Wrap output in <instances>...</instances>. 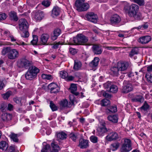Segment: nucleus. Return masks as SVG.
<instances>
[{
  "mask_svg": "<svg viewBox=\"0 0 152 152\" xmlns=\"http://www.w3.org/2000/svg\"><path fill=\"white\" fill-rule=\"evenodd\" d=\"M11 50V48L10 47H4L2 50L1 53L4 56L7 53H9Z\"/></svg>",
  "mask_w": 152,
  "mask_h": 152,
  "instance_id": "c9c22d12",
  "label": "nucleus"
},
{
  "mask_svg": "<svg viewBox=\"0 0 152 152\" xmlns=\"http://www.w3.org/2000/svg\"><path fill=\"white\" fill-rule=\"evenodd\" d=\"M138 49L136 47L132 48L129 53V56L132 58L135 55L137 54L138 53Z\"/></svg>",
  "mask_w": 152,
  "mask_h": 152,
  "instance_id": "72a5a7b5",
  "label": "nucleus"
},
{
  "mask_svg": "<svg viewBox=\"0 0 152 152\" xmlns=\"http://www.w3.org/2000/svg\"><path fill=\"white\" fill-rule=\"evenodd\" d=\"M62 44L61 42L60 41L59 42L55 44L53 46L52 48L55 49H57L58 48L59 45Z\"/></svg>",
  "mask_w": 152,
  "mask_h": 152,
  "instance_id": "4d7b16f0",
  "label": "nucleus"
},
{
  "mask_svg": "<svg viewBox=\"0 0 152 152\" xmlns=\"http://www.w3.org/2000/svg\"><path fill=\"white\" fill-rule=\"evenodd\" d=\"M121 18L118 15L115 14L113 15L110 19V24L115 26L118 24L121 21Z\"/></svg>",
  "mask_w": 152,
  "mask_h": 152,
  "instance_id": "1a4fd4ad",
  "label": "nucleus"
},
{
  "mask_svg": "<svg viewBox=\"0 0 152 152\" xmlns=\"http://www.w3.org/2000/svg\"><path fill=\"white\" fill-rule=\"evenodd\" d=\"M85 16L86 20L89 21L94 23H96L97 22L98 16L93 12H88Z\"/></svg>",
  "mask_w": 152,
  "mask_h": 152,
  "instance_id": "423d86ee",
  "label": "nucleus"
},
{
  "mask_svg": "<svg viewBox=\"0 0 152 152\" xmlns=\"http://www.w3.org/2000/svg\"><path fill=\"white\" fill-rule=\"evenodd\" d=\"M82 64L80 61L77 60H74V64L73 69L76 70H78L81 69Z\"/></svg>",
  "mask_w": 152,
  "mask_h": 152,
  "instance_id": "cd10ccee",
  "label": "nucleus"
},
{
  "mask_svg": "<svg viewBox=\"0 0 152 152\" xmlns=\"http://www.w3.org/2000/svg\"><path fill=\"white\" fill-rule=\"evenodd\" d=\"M6 107V104L4 103H2L1 105L0 109L2 111H4L5 110V109Z\"/></svg>",
  "mask_w": 152,
  "mask_h": 152,
  "instance_id": "6e6d98bb",
  "label": "nucleus"
},
{
  "mask_svg": "<svg viewBox=\"0 0 152 152\" xmlns=\"http://www.w3.org/2000/svg\"><path fill=\"white\" fill-rule=\"evenodd\" d=\"M144 99L142 95H136V96L132 99L133 102H138L140 103H142L144 101Z\"/></svg>",
  "mask_w": 152,
  "mask_h": 152,
  "instance_id": "bb28decb",
  "label": "nucleus"
},
{
  "mask_svg": "<svg viewBox=\"0 0 152 152\" xmlns=\"http://www.w3.org/2000/svg\"><path fill=\"white\" fill-rule=\"evenodd\" d=\"M85 0H76L75 6L77 10L79 12L87 11L89 8V4L85 3Z\"/></svg>",
  "mask_w": 152,
  "mask_h": 152,
  "instance_id": "7ed1b4c3",
  "label": "nucleus"
},
{
  "mask_svg": "<svg viewBox=\"0 0 152 152\" xmlns=\"http://www.w3.org/2000/svg\"><path fill=\"white\" fill-rule=\"evenodd\" d=\"M58 86L55 83H52L50 84L48 86L49 88L50 89H52V88H54Z\"/></svg>",
  "mask_w": 152,
  "mask_h": 152,
  "instance_id": "13d9d810",
  "label": "nucleus"
},
{
  "mask_svg": "<svg viewBox=\"0 0 152 152\" xmlns=\"http://www.w3.org/2000/svg\"><path fill=\"white\" fill-rule=\"evenodd\" d=\"M124 9L127 12L129 16L133 17L135 20H140L142 18V15L138 12L139 6L136 4H132L131 5H126Z\"/></svg>",
  "mask_w": 152,
  "mask_h": 152,
  "instance_id": "f257e3e1",
  "label": "nucleus"
},
{
  "mask_svg": "<svg viewBox=\"0 0 152 152\" xmlns=\"http://www.w3.org/2000/svg\"><path fill=\"white\" fill-rule=\"evenodd\" d=\"M50 107L53 111L57 110H58L57 107L53 103L52 101L50 102Z\"/></svg>",
  "mask_w": 152,
  "mask_h": 152,
  "instance_id": "37998d69",
  "label": "nucleus"
},
{
  "mask_svg": "<svg viewBox=\"0 0 152 152\" xmlns=\"http://www.w3.org/2000/svg\"><path fill=\"white\" fill-rule=\"evenodd\" d=\"M122 92L124 93H127L133 90V87L131 84L126 81H124Z\"/></svg>",
  "mask_w": 152,
  "mask_h": 152,
  "instance_id": "6e6552de",
  "label": "nucleus"
},
{
  "mask_svg": "<svg viewBox=\"0 0 152 152\" xmlns=\"http://www.w3.org/2000/svg\"><path fill=\"white\" fill-rule=\"evenodd\" d=\"M110 103V102L109 100L105 99L101 100L100 104L102 106H108Z\"/></svg>",
  "mask_w": 152,
  "mask_h": 152,
  "instance_id": "4c0bfd02",
  "label": "nucleus"
},
{
  "mask_svg": "<svg viewBox=\"0 0 152 152\" xmlns=\"http://www.w3.org/2000/svg\"><path fill=\"white\" fill-rule=\"evenodd\" d=\"M9 147L8 143L5 141H2L0 142V149L6 150Z\"/></svg>",
  "mask_w": 152,
  "mask_h": 152,
  "instance_id": "2f4dec72",
  "label": "nucleus"
},
{
  "mask_svg": "<svg viewBox=\"0 0 152 152\" xmlns=\"http://www.w3.org/2000/svg\"><path fill=\"white\" fill-rule=\"evenodd\" d=\"M88 142L89 141L88 140L81 138L79 140L78 146L81 149L87 148L89 146Z\"/></svg>",
  "mask_w": 152,
  "mask_h": 152,
  "instance_id": "4468645a",
  "label": "nucleus"
},
{
  "mask_svg": "<svg viewBox=\"0 0 152 152\" xmlns=\"http://www.w3.org/2000/svg\"><path fill=\"white\" fill-rule=\"evenodd\" d=\"M70 139L74 142H75L77 138V134L74 133L73 132H71L69 135Z\"/></svg>",
  "mask_w": 152,
  "mask_h": 152,
  "instance_id": "58836bf2",
  "label": "nucleus"
},
{
  "mask_svg": "<svg viewBox=\"0 0 152 152\" xmlns=\"http://www.w3.org/2000/svg\"><path fill=\"white\" fill-rule=\"evenodd\" d=\"M111 70L115 75H119V73L120 72L119 68H118V65L117 67H113L111 69Z\"/></svg>",
  "mask_w": 152,
  "mask_h": 152,
  "instance_id": "f704fd0d",
  "label": "nucleus"
},
{
  "mask_svg": "<svg viewBox=\"0 0 152 152\" xmlns=\"http://www.w3.org/2000/svg\"><path fill=\"white\" fill-rule=\"evenodd\" d=\"M88 41V37L84 35L79 34L73 38V41L76 45H84Z\"/></svg>",
  "mask_w": 152,
  "mask_h": 152,
  "instance_id": "f03ea898",
  "label": "nucleus"
},
{
  "mask_svg": "<svg viewBox=\"0 0 152 152\" xmlns=\"http://www.w3.org/2000/svg\"><path fill=\"white\" fill-rule=\"evenodd\" d=\"M151 36L147 35L143 36L140 37L138 39V42L142 44H146L151 40Z\"/></svg>",
  "mask_w": 152,
  "mask_h": 152,
  "instance_id": "dca6fc26",
  "label": "nucleus"
},
{
  "mask_svg": "<svg viewBox=\"0 0 152 152\" xmlns=\"http://www.w3.org/2000/svg\"><path fill=\"white\" fill-rule=\"evenodd\" d=\"M49 37V35L48 34H43L41 35L40 37V42L43 45H47V42Z\"/></svg>",
  "mask_w": 152,
  "mask_h": 152,
  "instance_id": "393cba45",
  "label": "nucleus"
},
{
  "mask_svg": "<svg viewBox=\"0 0 152 152\" xmlns=\"http://www.w3.org/2000/svg\"><path fill=\"white\" fill-rule=\"evenodd\" d=\"M147 71L148 72H152V64L147 67Z\"/></svg>",
  "mask_w": 152,
  "mask_h": 152,
  "instance_id": "338daca9",
  "label": "nucleus"
},
{
  "mask_svg": "<svg viewBox=\"0 0 152 152\" xmlns=\"http://www.w3.org/2000/svg\"><path fill=\"white\" fill-rule=\"evenodd\" d=\"M90 141L94 143H96L98 142V137L94 135H92L90 137Z\"/></svg>",
  "mask_w": 152,
  "mask_h": 152,
  "instance_id": "a18cd8bd",
  "label": "nucleus"
},
{
  "mask_svg": "<svg viewBox=\"0 0 152 152\" xmlns=\"http://www.w3.org/2000/svg\"><path fill=\"white\" fill-rule=\"evenodd\" d=\"M105 86L109 92L113 93H116L118 91L117 86L115 85H111L110 83L106 84Z\"/></svg>",
  "mask_w": 152,
  "mask_h": 152,
  "instance_id": "f8f14e48",
  "label": "nucleus"
},
{
  "mask_svg": "<svg viewBox=\"0 0 152 152\" xmlns=\"http://www.w3.org/2000/svg\"><path fill=\"white\" fill-rule=\"evenodd\" d=\"M108 120L113 123H116L118 121V117L116 115H110L107 117Z\"/></svg>",
  "mask_w": 152,
  "mask_h": 152,
  "instance_id": "c85d7f7f",
  "label": "nucleus"
},
{
  "mask_svg": "<svg viewBox=\"0 0 152 152\" xmlns=\"http://www.w3.org/2000/svg\"><path fill=\"white\" fill-rule=\"evenodd\" d=\"M9 15L10 19L13 21H17L18 19L17 13L13 11H11L10 12Z\"/></svg>",
  "mask_w": 152,
  "mask_h": 152,
  "instance_id": "4be33fe9",
  "label": "nucleus"
},
{
  "mask_svg": "<svg viewBox=\"0 0 152 152\" xmlns=\"http://www.w3.org/2000/svg\"><path fill=\"white\" fill-rule=\"evenodd\" d=\"M57 137L58 140H63L66 139L67 138V135L64 132H61L57 134Z\"/></svg>",
  "mask_w": 152,
  "mask_h": 152,
  "instance_id": "473e14b6",
  "label": "nucleus"
},
{
  "mask_svg": "<svg viewBox=\"0 0 152 152\" xmlns=\"http://www.w3.org/2000/svg\"><path fill=\"white\" fill-rule=\"evenodd\" d=\"M10 138L12 140L15 142H18V138L17 134L14 133H11L9 135Z\"/></svg>",
  "mask_w": 152,
  "mask_h": 152,
  "instance_id": "e433bc0d",
  "label": "nucleus"
},
{
  "mask_svg": "<svg viewBox=\"0 0 152 152\" xmlns=\"http://www.w3.org/2000/svg\"><path fill=\"white\" fill-rule=\"evenodd\" d=\"M60 74L61 76H69L67 72L65 71H60Z\"/></svg>",
  "mask_w": 152,
  "mask_h": 152,
  "instance_id": "680f3d73",
  "label": "nucleus"
},
{
  "mask_svg": "<svg viewBox=\"0 0 152 152\" xmlns=\"http://www.w3.org/2000/svg\"><path fill=\"white\" fill-rule=\"evenodd\" d=\"M22 32L21 34V37L24 38L28 37L29 36V34L28 32V29L24 31H21Z\"/></svg>",
  "mask_w": 152,
  "mask_h": 152,
  "instance_id": "79ce46f5",
  "label": "nucleus"
},
{
  "mask_svg": "<svg viewBox=\"0 0 152 152\" xmlns=\"http://www.w3.org/2000/svg\"><path fill=\"white\" fill-rule=\"evenodd\" d=\"M106 112L108 113H114L116 112L117 111V106L116 105L110 106L108 107L106 110Z\"/></svg>",
  "mask_w": 152,
  "mask_h": 152,
  "instance_id": "c756f323",
  "label": "nucleus"
},
{
  "mask_svg": "<svg viewBox=\"0 0 152 152\" xmlns=\"http://www.w3.org/2000/svg\"><path fill=\"white\" fill-rule=\"evenodd\" d=\"M22 98L20 97H16L13 99V100L16 103L21 105Z\"/></svg>",
  "mask_w": 152,
  "mask_h": 152,
  "instance_id": "8fccbe9b",
  "label": "nucleus"
},
{
  "mask_svg": "<svg viewBox=\"0 0 152 152\" xmlns=\"http://www.w3.org/2000/svg\"><path fill=\"white\" fill-rule=\"evenodd\" d=\"M12 118V115L8 113H3L1 116L2 120L4 122H7L10 121Z\"/></svg>",
  "mask_w": 152,
  "mask_h": 152,
  "instance_id": "b1692460",
  "label": "nucleus"
},
{
  "mask_svg": "<svg viewBox=\"0 0 152 152\" xmlns=\"http://www.w3.org/2000/svg\"><path fill=\"white\" fill-rule=\"evenodd\" d=\"M11 94V92L9 91L5 93L4 94H3L2 96L4 99H8Z\"/></svg>",
  "mask_w": 152,
  "mask_h": 152,
  "instance_id": "864d4df0",
  "label": "nucleus"
},
{
  "mask_svg": "<svg viewBox=\"0 0 152 152\" xmlns=\"http://www.w3.org/2000/svg\"><path fill=\"white\" fill-rule=\"evenodd\" d=\"M60 88L58 86H57L55 88H52V89H50V92L51 93H57L59 91Z\"/></svg>",
  "mask_w": 152,
  "mask_h": 152,
  "instance_id": "603ef678",
  "label": "nucleus"
},
{
  "mask_svg": "<svg viewBox=\"0 0 152 152\" xmlns=\"http://www.w3.org/2000/svg\"><path fill=\"white\" fill-rule=\"evenodd\" d=\"M19 53L18 51L15 49L11 50L8 54V57L10 59H14L18 58Z\"/></svg>",
  "mask_w": 152,
  "mask_h": 152,
  "instance_id": "2eb2a0df",
  "label": "nucleus"
},
{
  "mask_svg": "<svg viewBox=\"0 0 152 152\" xmlns=\"http://www.w3.org/2000/svg\"><path fill=\"white\" fill-rule=\"evenodd\" d=\"M31 65V62L25 58L21 59L18 63V67L20 68H24L27 69Z\"/></svg>",
  "mask_w": 152,
  "mask_h": 152,
  "instance_id": "39448f33",
  "label": "nucleus"
},
{
  "mask_svg": "<svg viewBox=\"0 0 152 152\" xmlns=\"http://www.w3.org/2000/svg\"><path fill=\"white\" fill-rule=\"evenodd\" d=\"M7 152H15V147L12 146H10L8 149Z\"/></svg>",
  "mask_w": 152,
  "mask_h": 152,
  "instance_id": "bf43d9fd",
  "label": "nucleus"
},
{
  "mask_svg": "<svg viewBox=\"0 0 152 152\" xmlns=\"http://www.w3.org/2000/svg\"><path fill=\"white\" fill-rule=\"evenodd\" d=\"M119 138V136L117 133L112 132H111L106 137V139L109 141L115 140Z\"/></svg>",
  "mask_w": 152,
  "mask_h": 152,
  "instance_id": "ddd939ff",
  "label": "nucleus"
},
{
  "mask_svg": "<svg viewBox=\"0 0 152 152\" xmlns=\"http://www.w3.org/2000/svg\"><path fill=\"white\" fill-rule=\"evenodd\" d=\"M62 78L68 81L72 80L74 78V77H62Z\"/></svg>",
  "mask_w": 152,
  "mask_h": 152,
  "instance_id": "5fc2aeb1",
  "label": "nucleus"
},
{
  "mask_svg": "<svg viewBox=\"0 0 152 152\" xmlns=\"http://www.w3.org/2000/svg\"><path fill=\"white\" fill-rule=\"evenodd\" d=\"M60 12L59 8L58 7H54L52 10L51 16L53 17L57 16L59 15Z\"/></svg>",
  "mask_w": 152,
  "mask_h": 152,
  "instance_id": "a878e982",
  "label": "nucleus"
},
{
  "mask_svg": "<svg viewBox=\"0 0 152 152\" xmlns=\"http://www.w3.org/2000/svg\"><path fill=\"white\" fill-rule=\"evenodd\" d=\"M7 15L4 13H0V20H5Z\"/></svg>",
  "mask_w": 152,
  "mask_h": 152,
  "instance_id": "3c124183",
  "label": "nucleus"
},
{
  "mask_svg": "<svg viewBox=\"0 0 152 152\" xmlns=\"http://www.w3.org/2000/svg\"><path fill=\"white\" fill-rule=\"evenodd\" d=\"M99 60V58L95 57L94 60L89 63V66L93 69H94V70H95L98 65Z\"/></svg>",
  "mask_w": 152,
  "mask_h": 152,
  "instance_id": "aec40b11",
  "label": "nucleus"
},
{
  "mask_svg": "<svg viewBox=\"0 0 152 152\" xmlns=\"http://www.w3.org/2000/svg\"><path fill=\"white\" fill-rule=\"evenodd\" d=\"M50 148V145L49 144H47L42 149L41 152H49Z\"/></svg>",
  "mask_w": 152,
  "mask_h": 152,
  "instance_id": "49530a36",
  "label": "nucleus"
},
{
  "mask_svg": "<svg viewBox=\"0 0 152 152\" xmlns=\"http://www.w3.org/2000/svg\"><path fill=\"white\" fill-rule=\"evenodd\" d=\"M51 2L49 0H44L42 2V4L44 6L48 7L50 5Z\"/></svg>",
  "mask_w": 152,
  "mask_h": 152,
  "instance_id": "09e8293b",
  "label": "nucleus"
},
{
  "mask_svg": "<svg viewBox=\"0 0 152 152\" xmlns=\"http://www.w3.org/2000/svg\"><path fill=\"white\" fill-rule=\"evenodd\" d=\"M109 130V129H107L106 127H99L97 129L96 133L99 136H103L105 133L108 132Z\"/></svg>",
  "mask_w": 152,
  "mask_h": 152,
  "instance_id": "5701e85b",
  "label": "nucleus"
},
{
  "mask_svg": "<svg viewBox=\"0 0 152 152\" xmlns=\"http://www.w3.org/2000/svg\"><path fill=\"white\" fill-rule=\"evenodd\" d=\"M61 33V30L59 28L55 29L53 33L51 34V39L53 40H55L58 37Z\"/></svg>",
  "mask_w": 152,
  "mask_h": 152,
  "instance_id": "412c9836",
  "label": "nucleus"
},
{
  "mask_svg": "<svg viewBox=\"0 0 152 152\" xmlns=\"http://www.w3.org/2000/svg\"><path fill=\"white\" fill-rule=\"evenodd\" d=\"M51 145L53 148L52 149H57V148H59L58 145L55 144L54 143L52 142L51 144Z\"/></svg>",
  "mask_w": 152,
  "mask_h": 152,
  "instance_id": "052dcab7",
  "label": "nucleus"
},
{
  "mask_svg": "<svg viewBox=\"0 0 152 152\" xmlns=\"http://www.w3.org/2000/svg\"><path fill=\"white\" fill-rule=\"evenodd\" d=\"M149 106L147 104L146 101L144 102L143 105L140 107L141 110L145 111L147 110L149 108Z\"/></svg>",
  "mask_w": 152,
  "mask_h": 152,
  "instance_id": "c03bdc74",
  "label": "nucleus"
},
{
  "mask_svg": "<svg viewBox=\"0 0 152 152\" xmlns=\"http://www.w3.org/2000/svg\"><path fill=\"white\" fill-rule=\"evenodd\" d=\"M70 102H69V104H68V103L67 100L65 99L61 100L60 103V106L61 109H63L65 107H71V105L70 104H74V100L73 98L72 99L71 97L70 96Z\"/></svg>",
  "mask_w": 152,
  "mask_h": 152,
  "instance_id": "9d476101",
  "label": "nucleus"
},
{
  "mask_svg": "<svg viewBox=\"0 0 152 152\" xmlns=\"http://www.w3.org/2000/svg\"><path fill=\"white\" fill-rule=\"evenodd\" d=\"M3 81V80H0V90L2 89L5 86V85Z\"/></svg>",
  "mask_w": 152,
  "mask_h": 152,
  "instance_id": "69168bd1",
  "label": "nucleus"
},
{
  "mask_svg": "<svg viewBox=\"0 0 152 152\" xmlns=\"http://www.w3.org/2000/svg\"><path fill=\"white\" fill-rule=\"evenodd\" d=\"M100 124L102 126V127H106L105 126V123L104 121L103 120H101V121L100 122Z\"/></svg>",
  "mask_w": 152,
  "mask_h": 152,
  "instance_id": "774afa93",
  "label": "nucleus"
},
{
  "mask_svg": "<svg viewBox=\"0 0 152 152\" xmlns=\"http://www.w3.org/2000/svg\"><path fill=\"white\" fill-rule=\"evenodd\" d=\"M44 16L43 12L40 10H38L34 12V18L37 21L41 20Z\"/></svg>",
  "mask_w": 152,
  "mask_h": 152,
  "instance_id": "6ab92c4d",
  "label": "nucleus"
},
{
  "mask_svg": "<svg viewBox=\"0 0 152 152\" xmlns=\"http://www.w3.org/2000/svg\"><path fill=\"white\" fill-rule=\"evenodd\" d=\"M103 96L106 98H110L111 97V95L108 93L104 92L103 94Z\"/></svg>",
  "mask_w": 152,
  "mask_h": 152,
  "instance_id": "0e129e2a",
  "label": "nucleus"
},
{
  "mask_svg": "<svg viewBox=\"0 0 152 152\" xmlns=\"http://www.w3.org/2000/svg\"><path fill=\"white\" fill-rule=\"evenodd\" d=\"M118 68H119L121 73L125 74V73L123 72L125 71L127 69L128 65L127 64L123 63L121 62H118L117 64Z\"/></svg>",
  "mask_w": 152,
  "mask_h": 152,
  "instance_id": "a211bd4d",
  "label": "nucleus"
},
{
  "mask_svg": "<svg viewBox=\"0 0 152 152\" xmlns=\"http://www.w3.org/2000/svg\"><path fill=\"white\" fill-rule=\"evenodd\" d=\"M133 1L140 6H143L145 4L144 0H133Z\"/></svg>",
  "mask_w": 152,
  "mask_h": 152,
  "instance_id": "de8ad7c7",
  "label": "nucleus"
},
{
  "mask_svg": "<svg viewBox=\"0 0 152 152\" xmlns=\"http://www.w3.org/2000/svg\"><path fill=\"white\" fill-rule=\"evenodd\" d=\"M92 48L93 53L95 54L99 55L102 53V47L98 45H94Z\"/></svg>",
  "mask_w": 152,
  "mask_h": 152,
  "instance_id": "f3484780",
  "label": "nucleus"
},
{
  "mask_svg": "<svg viewBox=\"0 0 152 152\" xmlns=\"http://www.w3.org/2000/svg\"><path fill=\"white\" fill-rule=\"evenodd\" d=\"M33 39L31 41V44L33 45H36L37 44L38 41V37L36 35H33Z\"/></svg>",
  "mask_w": 152,
  "mask_h": 152,
  "instance_id": "a19ab883",
  "label": "nucleus"
},
{
  "mask_svg": "<svg viewBox=\"0 0 152 152\" xmlns=\"http://www.w3.org/2000/svg\"><path fill=\"white\" fill-rule=\"evenodd\" d=\"M39 71V69L35 66H30L25 76H36Z\"/></svg>",
  "mask_w": 152,
  "mask_h": 152,
  "instance_id": "0eeeda50",
  "label": "nucleus"
},
{
  "mask_svg": "<svg viewBox=\"0 0 152 152\" xmlns=\"http://www.w3.org/2000/svg\"><path fill=\"white\" fill-rule=\"evenodd\" d=\"M69 90L72 93H74L77 90L76 85L74 84H71L70 87L69 88Z\"/></svg>",
  "mask_w": 152,
  "mask_h": 152,
  "instance_id": "ea45409f",
  "label": "nucleus"
},
{
  "mask_svg": "<svg viewBox=\"0 0 152 152\" xmlns=\"http://www.w3.org/2000/svg\"><path fill=\"white\" fill-rule=\"evenodd\" d=\"M19 25L20 29L21 31H24L28 28V24L26 20L24 19L21 18L19 20Z\"/></svg>",
  "mask_w": 152,
  "mask_h": 152,
  "instance_id": "9b49d317",
  "label": "nucleus"
},
{
  "mask_svg": "<svg viewBox=\"0 0 152 152\" xmlns=\"http://www.w3.org/2000/svg\"><path fill=\"white\" fill-rule=\"evenodd\" d=\"M120 143L118 142H115L111 144L110 148L112 151H115L118 149Z\"/></svg>",
  "mask_w": 152,
  "mask_h": 152,
  "instance_id": "7c9ffc66",
  "label": "nucleus"
},
{
  "mask_svg": "<svg viewBox=\"0 0 152 152\" xmlns=\"http://www.w3.org/2000/svg\"><path fill=\"white\" fill-rule=\"evenodd\" d=\"M69 50L70 53L73 55L77 53L76 49L74 48H70Z\"/></svg>",
  "mask_w": 152,
  "mask_h": 152,
  "instance_id": "e2e57ef3",
  "label": "nucleus"
},
{
  "mask_svg": "<svg viewBox=\"0 0 152 152\" xmlns=\"http://www.w3.org/2000/svg\"><path fill=\"white\" fill-rule=\"evenodd\" d=\"M121 148V152H128L132 149V144L130 139H125Z\"/></svg>",
  "mask_w": 152,
  "mask_h": 152,
  "instance_id": "20e7f679",
  "label": "nucleus"
}]
</instances>
